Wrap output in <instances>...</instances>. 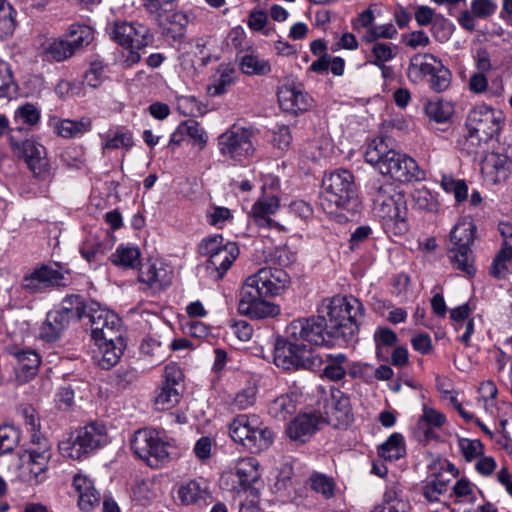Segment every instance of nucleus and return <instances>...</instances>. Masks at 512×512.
<instances>
[{"label":"nucleus","mask_w":512,"mask_h":512,"mask_svg":"<svg viewBox=\"0 0 512 512\" xmlns=\"http://www.w3.org/2000/svg\"><path fill=\"white\" fill-rule=\"evenodd\" d=\"M259 462L254 457L237 460L234 471L240 485L246 489L260 479Z\"/></svg>","instance_id":"72a5a7b5"},{"label":"nucleus","mask_w":512,"mask_h":512,"mask_svg":"<svg viewBox=\"0 0 512 512\" xmlns=\"http://www.w3.org/2000/svg\"><path fill=\"white\" fill-rule=\"evenodd\" d=\"M15 92V83L9 65L0 60V98H8Z\"/></svg>","instance_id":"e2e57ef3"},{"label":"nucleus","mask_w":512,"mask_h":512,"mask_svg":"<svg viewBox=\"0 0 512 512\" xmlns=\"http://www.w3.org/2000/svg\"><path fill=\"white\" fill-rule=\"evenodd\" d=\"M439 61L430 53L413 55L407 68L408 79L413 83L422 82L427 76L431 75Z\"/></svg>","instance_id":"c756f323"},{"label":"nucleus","mask_w":512,"mask_h":512,"mask_svg":"<svg viewBox=\"0 0 512 512\" xmlns=\"http://www.w3.org/2000/svg\"><path fill=\"white\" fill-rule=\"evenodd\" d=\"M373 338L376 346V355L378 357H384V350L394 346L397 342L396 333L388 327L377 328Z\"/></svg>","instance_id":"3c124183"},{"label":"nucleus","mask_w":512,"mask_h":512,"mask_svg":"<svg viewBox=\"0 0 512 512\" xmlns=\"http://www.w3.org/2000/svg\"><path fill=\"white\" fill-rule=\"evenodd\" d=\"M476 227L472 221L458 222L450 233L452 247L448 257L455 268L472 276L475 274L471 245L474 241Z\"/></svg>","instance_id":"f8f14e48"},{"label":"nucleus","mask_w":512,"mask_h":512,"mask_svg":"<svg viewBox=\"0 0 512 512\" xmlns=\"http://www.w3.org/2000/svg\"><path fill=\"white\" fill-rule=\"evenodd\" d=\"M425 112L430 119L438 123H443L451 118L454 113V108L448 101H430L425 106Z\"/></svg>","instance_id":"a18cd8bd"},{"label":"nucleus","mask_w":512,"mask_h":512,"mask_svg":"<svg viewBox=\"0 0 512 512\" xmlns=\"http://www.w3.org/2000/svg\"><path fill=\"white\" fill-rule=\"evenodd\" d=\"M108 442L106 428L91 423L76 431V435L60 442L59 450L64 457L80 460Z\"/></svg>","instance_id":"9b49d317"},{"label":"nucleus","mask_w":512,"mask_h":512,"mask_svg":"<svg viewBox=\"0 0 512 512\" xmlns=\"http://www.w3.org/2000/svg\"><path fill=\"white\" fill-rule=\"evenodd\" d=\"M85 317L89 318L91 335L95 342L111 341L122 336L120 318L114 312L101 307L100 304L91 302Z\"/></svg>","instance_id":"dca6fc26"},{"label":"nucleus","mask_w":512,"mask_h":512,"mask_svg":"<svg viewBox=\"0 0 512 512\" xmlns=\"http://www.w3.org/2000/svg\"><path fill=\"white\" fill-rule=\"evenodd\" d=\"M67 36L70 38L68 42H70L74 52L89 45L94 39L92 28L78 23L70 25Z\"/></svg>","instance_id":"a19ab883"},{"label":"nucleus","mask_w":512,"mask_h":512,"mask_svg":"<svg viewBox=\"0 0 512 512\" xmlns=\"http://www.w3.org/2000/svg\"><path fill=\"white\" fill-rule=\"evenodd\" d=\"M364 306L354 296L325 299L318 316L293 320L286 327L290 340L312 345L332 346L335 340L352 341L364 320Z\"/></svg>","instance_id":"f257e3e1"},{"label":"nucleus","mask_w":512,"mask_h":512,"mask_svg":"<svg viewBox=\"0 0 512 512\" xmlns=\"http://www.w3.org/2000/svg\"><path fill=\"white\" fill-rule=\"evenodd\" d=\"M257 388L255 386H247L239 391L230 403V408L235 410H245L251 407L256 401Z\"/></svg>","instance_id":"6e6d98bb"},{"label":"nucleus","mask_w":512,"mask_h":512,"mask_svg":"<svg viewBox=\"0 0 512 512\" xmlns=\"http://www.w3.org/2000/svg\"><path fill=\"white\" fill-rule=\"evenodd\" d=\"M274 363L285 370L315 371L322 365V359L306 344L287 337L286 340H277L274 348Z\"/></svg>","instance_id":"1a4fd4ad"},{"label":"nucleus","mask_w":512,"mask_h":512,"mask_svg":"<svg viewBox=\"0 0 512 512\" xmlns=\"http://www.w3.org/2000/svg\"><path fill=\"white\" fill-rule=\"evenodd\" d=\"M105 68L106 65L101 60L91 62L85 73L84 83L91 88H98L105 78Z\"/></svg>","instance_id":"13d9d810"},{"label":"nucleus","mask_w":512,"mask_h":512,"mask_svg":"<svg viewBox=\"0 0 512 512\" xmlns=\"http://www.w3.org/2000/svg\"><path fill=\"white\" fill-rule=\"evenodd\" d=\"M218 78L215 79L214 83L208 87V92L211 96H220L224 94L228 87L234 81L235 69L227 64H221L218 68Z\"/></svg>","instance_id":"c03bdc74"},{"label":"nucleus","mask_w":512,"mask_h":512,"mask_svg":"<svg viewBox=\"0 0 512 512\" xmlns=\"http://www.w3.org/2000/svg\"><path fill=\"white\" fill-rule=\"evenodd\" d=\"M279 207L278 198L275 196L264 197L259 199L252 206V216L255 221L262 225L264 222H269L267 218L269 215L274 214Z\"/></svg>","instance_id":"37998d69"},{"label":"nucleus","mask_w":512,"mask_h":512,"mask_svg":"<svg viewBox=\"0 0 512 512\" xmlns=\"http://www.w3.org/2000/svg\"><path fill=\"white\" fill-rule=\"evenodd\" d=\"M96 344L98 346V354L96 356L98 365L106 370L111 369L119 362L125 349V342L122 336L111 341L102 340L96 342Z\"/></svg>","instance_id":"c85d7f7f"},{"label":"nucleus","mask_w":512,"mask_h":512,"mask_svg":"<svg viewBox=\"0 0 512 512\" xmlns=\"http://www.w3.org/2000/svg\"><path fill=\"white\" fill-rule=\"evenodd\" d=\"M183 373L176 363H169L163 372V381L156 390L155 408L159 411L169 410L176 406L183 392Z\"/></svg>","instance_id":"2eb2a0df"},{"label":"nucleus","mask_w":512,"mask_h":512,"mask_svg":"<svg viewBox=\"0 0 512 512\" xmlns=\"http://www.w3.org/2000/svg\"><path fill=\"white\" fill-rule=\"evenodd\" d=\"M51 456L50 441L34 434V483H43L48 478Z\"/></svg>","instance_id":"a878e982"},{"label":"nucleus","mask_w":512,"mask_h":512,"mask_svg":"<svg viewBox=\"0 0 512 512\" xmlns=\"http://www.w3.org/2000/svg\"><path fill=\"white\" fill-rule=\"evenodd\" d=\"M201 253L208 256L207 270L215 272V277L221 279L239 255V248L234 242L226 241L221 235L203 240Z\"/></svg>","instance_id":"ddd939ff"},{"label":"nucleus","mask_w":512,"mask_h":512,"mask_svg":"<svg viewBox=\"0 0 512 512\" xmlns=\"http://www.w3.org/2000/svg\"><path fill=\"white\" fill-rule=\"evenodd\" d=\"M319 417L312 413L297 415L287 424L286 434L292 441L306 442L317 430Z\"/></svg>","instance_id":"393cba45"},{"label":"nucleus","mask_w":512,"mask_h":512,"mask_svg":"<svg viewBox=\"0 0 512 512\" xmlns=\"http://www.w3.org/2000/svg\"><path fill=\"white\" fill-rule=\"evenodd\" d=\"M277 97L281 109L294 114L307 111L313 103L303 85L290 78L285 79L279 86Z\"/></svg>","instance_id":"a211bd4d"},{"label":"nucleus","mask_w":512,"mask_h":512,"mask_svg":"<svg viewBox=\"0 0 512 512\" xmlns=\"http://www.w3.org/2000/svg\"><path fill=\"white\" fill-rule=\"evenodd\" d=\"M164 18L169 24V27L166 28L167 33L171 32L175 40L182 38L189 22L188 15L182 11H176L171 14L166 13L160 21Z\"/></svg>","instance_id":"09e8293b"},{"label":"nucleus","mask_w":512,"mask_h":512,"mask_svg":"<svg viewBox=\"0 0 512 512\" xmlns=\"http://www.w3.org/2000/svg\"><path fill=\"white\" fill-rule=\"evenodd\" d=\"M69 272L57 265H42L34 270V293L47 292L70 283Z\"/></svg>","instance_id":"4be33fe9"},{"label":"nucleus","mask_w":512,"mask_h":512,"mask_svg":"<svg viewBox=\"0 0 512 512\" xmlns=\"http://www.w3.org/2000/svg\"><path fill=\"white\" fill-rule=\"evenodd\" d=\"M19 441V432L13 426L0 427V449L5 453L11 452Z\"/></svg>","instance_id":"69168bd1"},{"label":"nucleus","mask_w":512,"mask_h":512,"mask_svg":"<svg viewBox=\"0 0 512 512\" xmlns=\"http://www.w3.org/2000/svg\"><path fill=\"white\" fill-rule=\"evenodd\" d=\"M311 488L321 493L325 498H332L335 494V483L332 478L321 474L314 473L310 476Z\"/></svg>","instance_id":"5fc2aeb1"},{"label":"nucleus","mask_w":512,"mask_h":512,"mask_svg":"<svg viewBox=\"0 0 512 512\" xmlns=\"http://www.w3.org/2000/svg\"><path fill=\"white\" fill-rule=\"evenodd\" d=\"M104 253V248L101 243L95 239L86 240L80 247V254L88 262L99 260V256Z\"/></svg>","instance_id":"774afa93"},{"label":"nucleus","mask_w":512,"mask_h":512,"mask_svg":"<svg viewBox=\"0 0 512 512\" xmlns=\"http://www.w3.org/2000/svg\"><path fill=\"white\" fill-rule=\"evenodd\" d=\"M296 411L294 394H282L273 399L268 405V413L277 420H286Z\"/></svg>","instance_id":"c9c22d12"},{"label":"nucleus","mask_w":512,"mask_h":512,"mask_svg":"<svg viewBox=\"0 0 512 512\" xmlns=\"http://www.w3.org/2000/svg\"><path fill=\"white\" fill-rule=\"evenodd\" d=\"M445 422L444 414L424 405L422 415L416 425V431L423 436L424 440H430L436 436L434 430L441 428Z\"/></svg>","instance_id":"2f4dec72"},{"label":"nucleus","mask_w":512,"mask_h":512,"mask_svg":"<svg viewBox=\"0 0 512 512\" xmlns=\"http://www.w3.org/2000/svg\"><path fill=\"white\" fill-rule=\"evenodd\" d=\"M449 479L442 475H436L427 480L423 487V495L429 502L438 501V496L445 493L448 488Z\"/></svg>","instance_id":"8fccbe9b"},{"label":"nucleus","mask_w":512,"mask_h":512,"mask_svg":"<svg viewBox=\"0 0 512 512\" xmlns=\"http://www.w3.org/2000/svg\"><path fill=\"white\" fill-rule=\"evenodd\" d=\"M71 319L67 312L56 310L47 313L46 320L40 328V338L54 341L66 329Z\"/></svg>","instance_id":"7c9ffc66"},{"label":"nucleus","mask_w":512,"mask_h":512,"mask_svg":"<svg viewBox=\"0 0 512 512\" xmlns=\"http://www.w3.org/2000/svg\"><path fill=\"white\" fill-rule=\"evenodd\" d=\"M37 43L34 62L41 63L42 67L52 62H62L75 54L68 40L39 37Z\"/></svg>","instance_id":"aec40b11"},{"label":"nucleus","mask_w":512,"mask_h":512,"mask_svg":"<svg viewBox=\"0 0 512 512\" xmlns=\"http://www.w3.org/2000/svg\"><path fill=\"white\" fill-rule=\"evenodd\" d=\"M138 281L142 290H148L151 294H156L171 284L172 272L163 262L148 260L140 265Z\"/></svg>","instance_id":"6ab92c4d"},{"label":"nucleus","mask_w":512,"mask_h":512,"mask_svg":"<svg viewBox=\"0 0 512 512\" xmlns=\"http://www.w3.org/2000/svg\"><path fill=\"white\" fill-rule=\"evenodd\" d=\"M373 213L389 236H402L409 230L404 194L391 182L374 181L369 191Z\"/></svg>","instance_id":"7ed1b4c3"},{"label":"nucleus","mask_w":512,"mask_h":512,"mask_svg":"<svg viewBox=\"0 0 512 512\" xmlns=\"http://www.w3.org/2000/svg\"><path fill=\"white\" fill-rule=\"evenodd\" d=\"M430 77V87L435 92H442L450 86L452 74L450 70L439 61Z\"/></svg>","instance_id":"864d4df0"},{"label":"nucleus","mask_w":512,"mask_h":512,"mask_svg":"<svg viewBox=\"0 0 512 512\" xmlns=\"http://www.w3.org/2000/svg\"><path fill=\"white\" fill-rule=\"evenodd\" d=\"M231 438L258 453L269 448L274 440V433L255 414H240L229 424Z\"/></svg>","instance_id":"423d86ee"},{"label":"nucleus","mask_w":512,"mask_h":512,"mask_svg":"<svg viewBox=\"0 0 512 512\" xmlns=\"http://www.w3.org/2000/svg\"><path fill=\"white\" fill-rule=\"evenodd\" d=\"M358 204L357 186L350 171L339 169L323 178L320 205L325 212L333 214L341 209L353 213Z\"/></svg>","instance_id":"39448f33"},{"label":"nucleus","mask_w":512,"mask_h":512,"mask_svg":"<svg viewBox=\"0 0 512 512\" xmlns=\"http://www.w3.org/2000/svg\"><path fill=\"white\" fill-rule=\"evenodd\" d=\"M144 8L158 20H161L166 13L172 12L174 0H142Z\"/></svg>","instance_id":"0e129e2a"},{"label":"nucleus","mask_w":512,"mask_h":512,"mask_svg":"<svg viewBox=\"0 0 512 512\" xmlns=\"http://www.w3.org/2000/svg\"><path fill=\"white\" fill-rule=\"evenodd\" d=\"M397 35V29L392 23H386L382 25H374L370 29L366 30L363 39L366 42H374L377 39H392Z\"/></svg>","instance_id":"bf43d9fd"},{"label":"nucleus","mask_w":512,"mask_h":512,"mask_svg":"<svg viewBox=\"0 0 512 512\" xmlns=\"http://www.w3.org/2000/svg\"><path fill=\"white\" fill-rule=\"evenodd\" d=\"M239 67L246 75L264 76L271 72L269 60L253 53L243 55L240 59Z\"/></svg>","instance_id":"58836bf2"},{"label":"nucleus","mask_w":512,"mask_h":512,"mask_svg":"<svg viewBox=\"0 0 512 512\" xmlns=\"http://www.w3.org/2000/svg\"><path fill=\"white\" fill-rule=\"evenodd\" d=\"M488 141V139H484L481 135L468 131L467 135L461 142V151L468 156H476L481 152L483 144Z\"/></svg>","instance_id":"680f3d73"},{"label":"nucleus","mask_w":512,"mask_h":512,"mask_svg":"<svg viewBox=\"0 0 512 512\" xmlns=\"http://www.w3.org/2000/svg\"><path fill=\"white\" fill-rule=\"evenodd\" d=\"M54 172L45 147L34 143V186H38L40 194L46 193L54 178Z\"/></svg>","instance_id":"b1692460"},{"label":"nucleus","mask_w":512,"mask_h":512,"mask_svg":"<svg viewBox=\"0 0 512 512\" xmlns=\"http://www.w3.org/2000/svg\"><path fill=\"white\" fill-rule=\"evenodd\" d=\"M441 187L447 192L452 193L457 202L466 200L468 196V187L464 180H455L450 176H442Z\"/></svg>","instance_id":"4d7b16f0"},{"label":"nucleus","mask_w":512,"mask_h":512,"mask_svg":"<svg viewBox=\"0 0 512 512\" xmlns=\"http://www.w3.org/2000/svg\"><path fill=\"white\" fill-rule=\"evenodd\" d=\"M16 11L7 0H0V38L12 35L16 21Z\"/></svg>","instance_id":"49530a36"},{"label":"nucleus","mask_w":512,"mask_h":512,"mask_svg":"<svg viewBox=\"0 0 512 512\" xmlns=\"http://www.w3.org/2000/svg\"><path fill=\"white\" fill-rule=\"evenodd\" d=\"M414 206L420 210L434 211L437 202L434 195L426 188L415 189L412 193Z\"/></svg>","instance_id":"052dcab7"},{"label":"nucleus","mask_w":512,"mask_h":512,"mask_svg":"<svg viewBox=\"0 0 512 512\" xmlns=\"http://www.w3.org/2000/svg\"><path fill=\"white\" fill-rule=\"evenodd\" d=\"M131 449L151 467H158L177 454L172 441L165 440L159 431L149 428L139 429L134 433Z\"/></svg>","instance_id":"0eeeda50"},{"label":"nucleus","mask_w":512,"mask_h":512,"mask_svg":"<svg viewBox=\"0 0 512 512\" xmlns=\"http://www.w3.org/2000/svg\"><path fill=\"white\" fill-rule=\"evenodd\" d=\"M9 143L13 155L32 169V103L27 102L14 111Z\"/></svg>","instance_id":"9d476101"},{"label":"nucleus","mask_w":512,"mask_h":512,"mask_svg":"<svg viewBox=\"0 0 512 512\" xmlns=\"http://www.w3.org/2000/svg\"><path fill=\"white\" fill-rule=\"evenodd\" d=\"M90 118L83 117L74 121L69 119L58 120L54 124L56 133L63 138H74L84 135L91 130Z\"/></svg>","instance_id":"f704fd0d"},{"label":"nucleus","mask_w":512,"mask_h":512,"mask_svg":"<svg viewBox=\"0 0 512 512\" xmlns=\"http://www.w3.org/2000/svg\"><path fill=\"white\" fill-rule=\"evenodd\" d=\"M102 138V152L105 154L107 151L115 149L129 150L133 146L132 134L123 129L116 131H109Z\"/></svg>","instance_id":"e433bc0d"},{"label":"nucleus","mask_w":512,"mask_h":512,"mask_svg":"<svg viewBox=\"0 0 512 512\" xmlns=\"http://www.w3.org/2000/svg\"><path fill=\"white\" fill-rule=\"evenodd\" d=\"M88 309L89 305L84 302V299L80 295H69L62 301L61 311L67 312V315H71V318L85 317L88 313Z\"/></svg>","instance_id":"603ef678"},{"label":"nucleus","mask_w":512,"mask_h":512,"mask_svg":"<svg viewBox=\"0 0 512 512\" xmlns=\"http://www.w3.org/2000/svg\"><path fill=\"white\" fill-rule=\"evenodd\" d=\"M379 455L385 460L396 461L403 457L406 453L404 437L400 433H393L379 447Z\"/></svg>","instance_id":"ea45409f"},{"label":"nucleus","mask_w":512,"mask_h":512,"mask_svg":"<svg viewBox=\"0 0 512 512\" xmlns=\"http://www.w3.org/2000/svg\"><path fill=\"white\" fill-rule=\"evenodd\" d=\"M176 494L181 504H195L204 499L207 494V485L202 479L186 480L178 485Z\"/></svg>","instance_id":"473e14b6"},{"label":"nucleus","mask_w":512,"mask_h":512,"mask_svg":"<svg viewBox=\"0 0 512 512\" xmlns=\"http://www.w3.org/2000/svg\"><path fill=\"white\" fill-rule=\"evenodd\" d=\"M186 137L199 149H203L208 140L207 133L194 119H188L177 126L170 137V144L180 145Z\"/></svg>","instance_id":"bb28decb"},{"label":"nucleus","mask_w":512,"mask_h":512,"mask_svg":"<svg viewBox=\"0 0 512 512\" xmlns=\"http://www.w3.org/2000/svg\"><path fill=\"white\" fill-rule=\"evenodd\" d=\"M490 273L497 279H504L512 273V249L501 247L493 259Z\"/></svg>","instance_id":"79ce46f5"},{"label":"nucleus","mask_w":512,"mask_h":512,"mask_svg":"<svg viewBox=\"0 0 512 512\" xmlns=\"http://www.w3.org/2000/svg\"><path fill=\"white\" fill-rule=\"evenodd\" d=\"M396 46L391 43L376 42L372 46L369 63L377 66L386 64L396 57Z\"/></svg>","instance_id":"de8ad7c7"},{"label":"nucleus","mask_w":512,"mask_h":512,"mask_svg":"<svg viewBox=\"0 0 512 512\" xmlns=\"http://www.w3.org/2000/svg\"><path fill=\"white\" fill-rule=\"evenodd\" d=\"M256 135L257 130L253 127L233 125L219 135L217 139L219 153L235 163L245 164L255 155Z\"/></svg>","instance_id":"6e6552de"},{"label":"nucleus","mask_w":512,"mask_h":512,"mask_svg":"<svg viewBox=\"0 0 512 512\" xmlns=\"http://www.w3.org/2000/svg\"><path fill=\"white\" fill-rule=\"evenodd\" d=\"M365 160L382 175H389L397 181L408 182L418 178L415 160L390 148L383 138H376L368 144Z\"/></svg>","instance_id":"20e7f679"},{"label":"nucleus","mask_w":512,"mask_h":512,"mask_svg":"<svg viewBox=\"0 0 512 512\" xmlns=\"http://www.w3.org/2000/svg\"><path fill=\"white\" fill-rule=\"evenodd\" d=\"M503 124L502 113L484 103L475 105L468 112L465 121L467 131L477 133L488 140L499 135Z\"/></svg>","instance_id":"4468645a"},{"label":"nucleus","mask_w":512,"mask_h":512,"mask_svg":"<svg viewBox=\"0 0 512 512\" xmlns=\"http://www.w3.org/2000/svg\"><path fill=\"white\" fill-rule=\"evenodd\" d=\"M110 36L119 45L136 50L152 44L154 40L150 29L138 22H114Z\"/></svg>","instance_id":"f3484780"},{"label":"nucleus","mask_w":512,"mask_h":512,"mask_svg":"<svg viewBox=\"0 0 512 512\" xmlns=\"http://www.w3.org/2000/svg\"><path fill=\"white\" fill-rule=\"evenodd\" d=\"M141 252L137 246L119 245L111 255L114 265L123 268H135L140 264Z\"/></svg>","instance_id":"4c0bfd02"},{"label":"nucleus","mask_w":512,"mask_h":512,"mask_svg":"<svg viewBox=\"0 0 512 512\" xmlns=\"http://www.w3.org/2000/svg\"><path fill=\"white\" fill-rule=\"evenodd\" d=\"M290 285V277L279 268H262L246 278L238 303V311L251 319L275 317L280 307L265 298L280 295Z\"/></svg>","instance_id":"f03ea898"},{"label":"nucleus","mask_w":512,"mask_h":512,"mask_svg":"<svg viewBox=\"0 0 512 512\" xmlns=\"http://www.w3.org/2000/svg\"><path fill=\"white\" fill-rule=\"evenodd\" d=\"M460 450L467 461H471L478 456L483 454L484 446L478 439H460L459 440Z\"/></svg>","instance_id":"338daca9"},{"label":"nucleus","mask_w":512,"mask_h":512,"mask_svg":"<svg viewBox=\"0 0 512 512\" xmlns=\"http://www.w3.org/2000/svg\"><path fill=\"white\" fill-rule=\"evenodd\" d=\"M6 351L15 359L14 372L17 385H25L32 379L31 358L32 349L25 345L24 340L13 342L6 346Z\"/></svg>","instance_id":"412c9836"},{"label":"nucleus","mask_w":512,"mask_h":512,"mask_svg":"<svg viewBox=\"0 0 512 512\" xmlns=\"http://www.w3.org/2000/svg\"><path fill=\"white\" fill-rule=\"evenodd\" d=\"M73 487L78 494V506L82 511L90 512L99 504L100 494L86 475H74Z\"/></svg>","instance_id":"cd10ccee"},{"label":"nucleus","mask_w":512,"mask_h":512,"mask_svg":"<svg viewBox=\"0 0 512 512\" xmlns=\"http://www.w3.org/2000/svg\"><path fill=\"white\" fill-rule=\"evenodd\" d=\"M512 163L508 156L490 153L485 156L481 165L484 179L492 184L505 182L511 174Z\"/></svg>","instance_id":"5701e85b"}]
</instances>
